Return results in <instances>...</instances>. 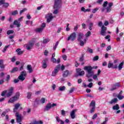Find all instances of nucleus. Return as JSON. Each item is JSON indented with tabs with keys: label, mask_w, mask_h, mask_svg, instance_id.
<instances>
[{
	"label": "nucleus",
	"mask_w": 124,
	"mask_h": 124,
	"mask_svg": "<svg viewBox=\"0 0 124 124\" xmlns=\"http://www.w3.org/2000/svg\"><path fill=\"white\" fill-rule=\"evenodd\" d=\"M97 66H86L84 67V69L85 71H87L86 77L87 78H91V77H93V80H96L97 79V76H98L97 74H94V71H93V69H97Z\"/></svg>",
	"instance_id": "nucleus-1"
},
{
	"label": "nucleus",
	"mask_w": 124,
	"mask_h": 124,
	"mask_svg": "<svg viewBox=\"0 0 124 124\" xmlns=\"http://www.w3.org/2000/svg\"><path fill=\"white\" fill-rule=\"evenodd\" d=\"M108 4V6L106 8V13H109V12H111V10H112V6H113V3L109 2L108 3V1H106L103 3V7H106L107 6V5Z\"/></svg>",
	"instance_id": "nucleus-2"
},
{
	"label": "nucleus",
	"mask_w": 124,
	"mask_h": 124,
	"mask_svg": "<svg viewBox=\"0 0 124 124\" xmlns=\"http://www.w3.org/2000/svg\"><path fill=\"white\" fill-rule=\"evenodd\" d=\"M89 107H90V113L93 114L94 113L95 111V102L94 100H92L89 105Z\"/></svg>",
	"instance_id": "nucleus-3"
},
{
	"label": "nucleus",
	"mask_w": 124,
	"mask_h": 124,
	"mask_svg": "<svg viewBox=\"0 0 124 124\" xmlns=\"http://www.w3.org/2000/svg\"><path fill=\"white\" fill-rule=\"evenodd\" d=\"M62 0H55L54 2V8L60 9L62 8Z\"/></svg>",
	"instance_id": "nucleus-4"
},
{
	"label": "nucleus",
	"mask_w": 124,
	"mask_h": 124,
	"mask_svg": "<svg viewBox=\"0 0 124 124\" xmlns=\"http://www.w3.org/2000/svg\"><path fill=\"white\" fill-rule=\"evenodd\" d=\"M27 76V72L24 71L21 72L20 75L18 77V78L23 82L26 79V76Z\"/></svg>",
	"instance_id": "nucleus-5"
},
{
	"label": "nucleus",
	"mask_w": 124,
	"mask_h": 124,
	"mask_svg": "<svg viewBox=\"0 0 124 124\" xmlns=\"http://www.w3.org/2000/svg\"><path fill=\"white\" fill-rule=\"evenodd\" d=\"M46 27V24L45 23H43L41 25L40 28H37L35 30V31L36 32H42L43 31V30H44V28Z\"/></svg>",
	"instance_id": "nucleus-6"
},
{
	"label": "nucleus",
	"mask_w": 124,
	"mask_h": 124,
	"mask_svg": "<svg viewBox=\"0 0 124 124\" xmlns=\"http://www.w3.org/2000/svg\"><path fill=\"white\" fill-rule=\"evenodd\" d=\"M75 39H76V33L73 32L68 37L67 41L71 40V41H74Z\"/></svg>",
	"instance_id": "nucleus-7"
},
{
	"label": "nucleus",
	"mask_w": 124,
	"mask_h": 124,
	"mask_svg": "<svg viewBox=\"0 0 124 124\" xmlns=\"http://www.w3.org/2000/svg\"><path fill=\"white\" fill-rule=\"evenodd\" d=\"M107 30V28L104 25H103L102 26V29L101 30L100 34L101 35H103V36H105L106 35V31Z\"/></svg>",
	"instance_id": "nucleus-8"
},
{
	"label": "nucleus",
	"mask_w": 124,
	"mask_h": 124,
	"mask_svg": "<svg viewBox=\"0 0 124 124\" xmlns=\"http://www.w3.org/2000/svg\"><path fill=\"white\" fill-rule=\"evenodd\" d=\"M8 93L6 94L7 97H9L12 95L13 93V91H14V87H10L8 90Z\"/></svg>",
	"instance_id": "nucleus-9"
},
{
	"label": "nucleus",
	"mask_w": 124,
	"mask_h": 124,
	"mask_svg": "<svg viewBox=\"0 0 124 124\" xmlns=\"http://www.w3.org/2000/svg\"><path fill=\"white\" fill-rule=\"evenodd\" d=\"M48 62V60L44 59L42 62V67L44 69L47 68V62Z\"/></svg>",
	"instance_id": "nucleus-10"
},
{
	"label": "nucleus",
	"mask_w": 124,
	"mask_h": 124,
	"mask_svg": "<svg viewBox=\"0 0 124 124\" xmlns=\"http://www.w3.org/2000/svg\"><path fill=\"white\" fill-rule=\"evenodd\" d=\"M34 45V43L33 42H30L29 44L26 45V48L27 50H31V49L33 47Z\"/></svg>",
	"instance_id": "nucleus-11"
},
{
	"label": "nucleus",
	"mask_w": 124,
	"mask_h": 124,
	"mask_svg": "<svg viewBox=\"0 0 124 124\" xmlns=\"http://www.w3.org/2000/svg\"><path fill=\"white\" fill-rule=\"evenodd\" d=\"M60 68L59 67L55 68L52 73L51 76H56Z\"/></svg>",
	"instance_id": "nucleus-12"
},
{
	"label": "nucleus",
	"mask_w": 124,
	"mask_h": 124,
	"mask_svg": "<svg viewBox=\"0 0 124 124\" xmlns=\"http://www.w3.org/2000/svg\"><path fill=\"white\" fill-rule=\"evenodd\" d=\"M16 117L17 123H21V122H22V117L20 116V115H19L18 112L16 113Z\"/></svg>",
	"instance_id": "nucleus-13"
},
{
	"label": "nucleus",
	"mask_w": 124,
	"mask_h": 124,
	"mask_svg": "<svg viewBox=\"0 0 124 124\" xmlns=\"http://www.w3.org/2000/svg\"><path fill=\"white\" fill-rule=\"evenodd\" d=\"M70 74H72V72H69V71L66 70L63 73L62 76L63 77H67V76Z\"/></svg>",
	"instance_id": "nucleus-14"
},
{
	"label": "nucleus",
	"mask_w": 124,
	"mask_h": 124,
	"mask_svg": "<svg viewBox=\"0 0 124 124\" xmlns=\"http://www.w3.org/2000/svg\"><path fill=\"white\" fill-rule=\"evenodd\" d=\"M83 37H84V33L79 32L78 35V41H80V40H82Z\"/></svg>",
	"instance_id": "nucleus-15"
},
{
	"label": "nucleus",
	"mask_w": 124,
	"mask_h": 124,
	"mask_svg": "<svg viewBox=\"0 0 124 124\" xmlns=\"http://www.w3.org/2000/svg\"><path fill=\"white\" fill-rule=\"evenodd\" d=\"M78 109H73L70 113L71 119H75V112H77Z\"/></svg>",
	"instance_id": "nucleus-16"
},
{
	"label": "nucleus",
	"mask_w": 124,
	"mask_h": 124,
	"mask_svg": "<svg viewBox=\"0 0 124 124\" xmlns=\"http://www.w3.org/2000/svg\"><path fill=\"white\" fill-rule=\"evenodd\" d=\"M92 33L91 32V31H88L86 34H85V37L86 38L84 39V42L86 43L87 42V40H88V37L91 35Z\"/></svg>",
	"instance_id": "nucleus-17"
},
{
	"label": "nucleus",
	"mask_w": 124,
	"mask_h": 124,
	"mask_svg": "<svg viewBox=\"0 0 124 124\" xmlns=\"http://www.w3.org/2000/svg\"><path fill=\"white\" fill-rule=\"evenodd\" d=\"M13 24L15 26H16L17 28H20V26H21V23L17 20H15Z\"/></svg>",
	"instance_id": "nucleus-18"
},
{
	"label": "nucleus",
	"mask_w": 124,
	"mask_h": 124,
	"mask_svg": "<svg viewBox=\"0 0 124 124\" xmlns=\"http://www.w3.org/2000/svg\"><path fill=\"white\" fill-rule=\"evenodd\" d=\"M52 108V104L49 103L46 105L45 108V111H49V109Z\"/></svg>",
	"instance_id": "nucleus-19"
},
{
	"label": "nucleus",
	"mask_w": 124,
	"mask_h": 124,
	"mask_svg": "<svg viewBox=\"0 0 124 124\" xmlns=\"http://www.w3.org/2000/svg\"><path fill=\"white\" fill-rule=\"evenodd\" d=\"M20 106H21V105L19 103H17L15 105V108H14V112H16L17 109H18V108H19V107H20Z\"/></svg>",
	"instance_id": "nucleus-20"
},
{
	"label": "nucleus",
	"mask_w": 124,
	"mask_h": 124,
	"mask_svg": "<svg viewBox=\"0 0 124 124\" xmlns=\"http://www.w3.org/2000/svg\"><path fill=\"white\" fill-rule=\"evenodd\" d=\"M27 68H28V70L29 73H31V72H32V71H33V70H32V67H31V65H28Z\"/></svg>",
	"instance_id": "nucleus-21"
},
{
	"label": "nucleus",
	"mask_w": 124,
	"mask_h": 124,
	"mask_svg": "<svg viewBox=\"0 0 124 124\" xmlns=\"http://www.w3.org/2000/svg\"><path fill=\"white\" fill-rule=\"evenodd\" d=\"M54 18V16H49L47 17H46V20H47V23H50V22H51V21H52V20H53Z\"/></svg>",
	"instance_id": "nucleus-22"
},
{
	"label": "nucleus",
	"mask_w": 124,
	"mask_h": 124,
	"mask_svg": "<svg viewBox=\"0 0 124 124\" xmlns=\"http://www.w3.org/2000/svg\"><path fill=\"white\" fill-rule=\"evenodd\" d=\"M124 62H121L118 65V70H122L123 67H124Z\"/></svg>",
	"instance_id": "nucleus-23"
},
{
	"label": "nucleus",
	"mask_w": 124,
	"mask_h": 124,
	"mask_svg": "<svg viewBox=\"0 0 124 124\" xmlns=\"http://www.w3.org/2000/svg\"><path fill=\"white\" fill-rule=\"evenodd\" d=\"M16 100H17V98H16L15 97H13L9 100L8 102H10V103H13V102H15Z\"/></svg>",
	"instance_id": "nucleus-24"
},
{
	"label": "nucleus",
	"mask_w": 124,
	"mask_h": 124,
	"mask_svg": "<svg viewBox=\"0 0 124 124\" xmlns=\"http://www.w3.org/2000/svg\"><path fill=\"white\" fill-rule=\"evenodd\" d=\"M112 109L113 110H119V109H120V106L118 104H116L112 107Z\"/></svg>",
	"instance_id": "nucleus-25"
},
{
	"label": "nucleus",
	"mask_w": 124,
	"mask_h": 124,
	"mask_svg": "<svg viewBox=\"0 0 124 124\" xmlns=\"http://www.w3.org/2000/svg\"><path fill=\"white\" fill-rule=\"evenodd\" d=\"M81 10L83 12H90V11H91V9H85L84 7H82L81 8Z\"/></svg>",
	"instance_id": "nucleus-26"
},
{
	"label": "nucleus",
	"mask_w": 124,
	"mask_h": 124,
	"mask_svg": "<svg viewBox=\"0 0 124 124\" xmlns=\"http://www.w3.org/2000/svg\"><path fill=\"white\" fill-rule=\"evenodd\" d=\"M118 102V99L117 98H114L110 102H109L110 104H113V103H116Z\"/></svg>",
	"instance_id": "nucleus-27"
},
{
	"label": "nucleus",
	"mask_w": 124,
	"mask_h": 124,
	"mask_svg": "<svg viewBox=\"0 0 124 124\" xmlns=\"http://www.w3.org/2000/svg\"><path fill=\"white\" fill-rule=\"evenodd\" d=\"M16 52H17V55H22L23 54V53H24V52H23L21 50V48H17L16 50Z\"/></svg>",
	"instance_id": "nucleus-28"
},
{
	"label": "nucleus",
	"mask_w": 124,
	"mask_h": 124,
	"mask_svg": "<svg viewBox=\"0 0 124 124\" xmlns=\"http://www.w3.org/2000/svg\"><path fill=\"white\" fill-rule=\"evenodd\" d=\"M113 66L114 64L113 63L111 62H108V68H113Z\"/></svg>",
	"instance_id": "nucleus-29"
},
{
	"label": "nucleus",
	"mask_w": 124,
	"mask_h": 124,
	"mask_svg": "<svg viewBox=\"0 0 124 124\" xmlns=\"http://www.w3.org/2000/svg\"><path fill=\"white\" fill-rule=\"evenodd\" d=\"M65 86H60L59 87V91L61 92H63V91L65 90Z\"/></svg>",
	"instance_id": "nucleus-30"
},
{
	"label": "nucleus",
	"mask_w": 124,
	"mask_h": 124,
	"mask_svg": "<svg viewBox=\"0 0 124 124\" xmlns=\"http://www.w3.org/2000/svg\"><path fill=\"white\" fill-rule=\"evenodd\" d=\"M27 94V98L28 99H31V94H32V93L31 92H28Z\"/></svg>",
	"instance_id": "nucleus-31"
},
{
	"label": "nucleus",
	"mask_w": 124,
	"mask_h": 124,
	"mask_svg": "<svg viewBox=\"0 0 124 124\" xmlns=\"http://www.w3.org/2000/svg\"><path fill=\"white\" fill-rule=\"evenodd\" d=\"M18 70V68L17 67H14L11 71V73H14L16 72Z\"/></svg>",
	"instance_id": "nucleus-32"
},
{
	"label": "nucleus",
	"mask_w": 124,
	"mask_h": 124,
	"mask_svg": "<svg viewBox=\"0 0 124 124\" xmlns=\"http://www.w3.org/2000/svg\"><path fill=\"white\" fill-rule=\"evenodd\" d=\"M3 61L0 60V68H4V65H3Z\"/></svg>",
	"instance_id": "nucleus-33"
},
{
	"label": "nucleus",
	"mask_w": 124,
	"mask_h": 124,
	"mask_svg": "<svg viewBox=\"0 0 124 124\" xmlns=\"http://www.w3.org/2000/svg\"><path fill=\"white\" fill-rule=\"evenodd\" d=\"M117 98H118V99H119V100H122L124 99V96H123L122 95H118Z\"/></svg>",
	"instance_id": "nucleus-34"
},
{
	"label": "nucleus",
	"mask_w": 124,
	"mask_h": 124,
	"mask_svg": "<svg viewBox=\"0 0 124 124\" xmlns=\"http://www.w3.org/2000/svg\"><path fill=\"white\" fill-rule=\"evenodd\" d=\"M12 33H14V31H13V30H8L7 31V34H8V35H9V34H11Z\"/></svg>",
	"instance_id": "nucleus-35"
},
{
	"label": "nucleus",
	"mask_w": 124,
	"mask_h": 124,
	"mask_svg": "<svg viewBox=\"0 0 124 124\" xmlns=\"http://www.w3.org/2000/svg\"><path fill=\"white\" fill-rule=\"evenodd\" d=\"M49 41H50V39H45L43 41V43H44V44H46V43H48V42H49Z\"/></svg>",
	"instance_id": "nucleus-36"
},
{
	"label": "nucleus",
	"mask_w": 124,
	"mask_h": 124,
	"mask_svg": "<svg viewBox=\"0 0 124 124\" xmlns=\"http://www.w3.org/2000/svg\"><path fill=\"white\" fill-rule=\"evenodd\" d=\"M14 97H15L16 98V100H17L18 98H19V97H20V93L17 92V93L16 94V95H15V96Z\"/></svg>",
	"instance_id": "nucleus-37"
},
{
	"label": "nucleus",
	"mask_w": 124,
	"mask_h": 124,
	"mask_svg": "<svg viewBox=\"0 0 124 124\" xmlns=\"http://www.w3.org/2000/svg\"><path fill=\"white\" fill-rule=\"evenodd\" d=\"M113 85L116 87V89H117V88H119V87H121L122 86L120 83H117Z\"/></svg>",
	"instance_id": "nucleus-38"
},
{
	"label": "nucleus",
	"mask_w": 124,
	"mask_h": 124,
	"mask_svg": "<svg viewBox=\"0 0 124 124\" xmlns=\"http://www.w3.org/2000/svg\"><path fill=\"white\" fill-rule=\"evenodd\" d=\"M87 51L88 52H89L90 54H93V50L92 49H91L90 47H88L87 48Z\"/></svg>",
	"instance_id": "nucleus-39"
},
{
	"label": "nucleus",
	"mask_w": 124,
	"mask_h": 124,
	"mask_svg": "<svg viewBox=\"0 0 124 124\" xmlns=\"http://www.w3.org/2000/svg\"><path fill=\"white\" fill-rule=\"evenodd\" d=\"M55 9L54 11H53V14H58L59 13V9H57V8H54Z\"/></svg>",
	"instance_id": "nucleus-40"
},
{
	"label": "nucleus",
	"mask_w": 124,
	"mask_h": 124,
	"mask_svg": "<svg viewBox=\"0 0 124 124\" xmlns=\"http://www.w3.org/2000/svg\"><path fill=\"white\" fill-rule=\"evenodd\" d=\"M17 14H18V11L17 10L14 11L12 13V15H13V16H15V15H17Z\"/></svg>",
	"instance_id": "nucleus-41"
},
{
	"label": "nucleus",
	"mask_w": 124,
	"mask_h": 124,
	"mask_svg": "<svg viewBox=\"0 0 124 124\" xmlns=\"http://www.w3.org/2000/svg\"><path fill=\"white\" fill-rule=\"evenodd\" d=\"M3 4H4L3 5V7L6 8V7H8V6H9V3H8V2H6L5 3V2H4V3Z\"/></svg>",
	"instance_id": "nucleus-42"
},
{
	"label": "nucleus",
	"mask_w": 124,
	"mask_h": 124,
	"mask_svg": "<svg viewBox=\"0 0 124 124\" xmlns=\"http://www.w3.org/2000/svg\"><path fill=\"white\" fill-rule=\"evenodd\" d=\"M98 59H99V58L98 57V56H96L93 58V62L98 61Z\"/></svg>",
	"instance_id": "nucleus-43"
},
{
	"label": "nucleus",
	"mask_w": 124,
	"mask_h": 124,
	"mask_svg": "<svg viewBox=\"0 0 124 124\" xmlns=\"http://www.w3.org/2000/svg\"><path fill=\"white\" fill-rule=\"evenodd\" d=\"M27 9L26 8H24L23 9L21 10L20 12V15H22V13H24L25 11H26Z\"/></svg>",
	"instance_id": "nucleus-44"
},
{
	"label": "nucleus",
	"mask_w": 124,
	"mask_h": 124,
	"mask_svg": "<svg viewBox=\"0 0 124 124\" xmlns=\"http://www.w3.org/2000/svg\"><path fill=\"white\" fill-rule=\"evenodd\" d=\"M84 74H85V71H80V72H79L78 73V75L79 76H82V75H84Z\"/></svg>",
	"instance_id": "nucleus-45"
},
{
	"label": "nucleus",
	"mask_w": 124,
	"mask_h": 124,
	"mask_svg": "<svg viewBox=\"0 0 124 124\" xmlns=\"http://www.w3.org/2000/svg\"><path fill=\"white\" fill-rule=\"evenodd\" d=\"M75 90V88L74 87L71 88L70 90L69 91V93H72Z\"/></svg>",
	"instance_id": "nucleus-46"
},
{
	"label": "nucleus",
	"mask_w": 124,
	"mask_h": 124,
	"mask_svg": "<svg viewBox=\"0 0 124 124\" xmlns=\"http://www.w3.org/2000/svg\"><path fill=\"white\" fill-rule=\"evenodd\" d=\"M7 93V91L6 90L3 91L1 94V96H4V95L6 94Z\"/></svg>",
	"instance_id": "nucleus-47"
},
{
	"label": "nucleus",
	"mask_w": 124,
	"mask_h": 124,
	"mask_svg": "<svg viewBox=\"0 0 124 124\" xmlns=\"http://www.w3.org/2000/svg\"><path fill=\"white\" fill-rule=\"evenodd\" d=\"M66 113V111H64V110L62 109L61 110V114L62 116H63L64 117V116H65Z\"/></svg>",
	"instance_id": "nucleus-48"
},
{
	"label": "nucleus",
	"mask_w": 124,
	"mask_h": 124,
	"mask_svg": "<svg viewBox=\"0 0 124 124\" xmlns=\"http://www.w3.org/2000/svg\"><path fill=\"white\" fill-rule=\"evenodd\" d=\"M112 88L110 89V91H111V92H113V91H115V90H117V88L115 86V85L113 84L112 86Z\"/></svg>",
	"instance_id": "nucleus-49"
},
{
	"label": "nucleus",
	"mask_w": 124,
	"mask_h": 124,
	"mask_svg": "<svg viewBox=\"0 0 124 124\" xmlns=\"http://www.w3.org/2000/svg\"><path fill=\"white\" fill-rule=\"evenodd\" d=\"M80 46H84V45H85V41H82V40H80Z\"/></svg>",
	"instance_id": "nucleus-50"
},
{
	"label": "nucleus",
	"mask_w": 124,
	"mask_h": 124,
	"mask_svg": "<svg viewBox=\"0 0 124 124\" xmlns=\"http://www.w3.org/2000/svg\"><path fill=\"white\" fill-rule=\"evenodd\" d=\"M9 45H7L6 46L4 47L2 52L3 53H4V52H5V51H6V50H7V48H8L9 47Z\"/></svg>",
	"instance_id": "nucleus-51"
},
{
	"label": "nucleus",
	"mask_w": 124,
	"mask_h": 124,
	"mask_svg": "<svg viewBox=\"0 0 124 124\" xmlns=\"http://www.w3.org/2000/svg\"><path fill=\"white\" fill-rule=\"evenodd\" d=\"M93 82H90L88 85L87 87L88 88H93Z\"/></svg>",
	"instance_id": "nucleus-52"
},
{
	"label": "nucleus",
	"mask_w": 124,
	"mask_h": 124,
	"mask_svg": "<svg viewBox=\"0 0 124 124\" xmlns=\"http://www.w3.org/2000/svg\"><path fill=\"white\" fill-rule=\"evenodd\" d=\"M56 121H57V123H60L62 121V119H61V118H60V117L57 116Z\"/></svg>",
	"instance_id": "nucleus-53"
},
{
	"label": "nucleus",
	"mask_w": 124,
	"mask_h": 124,
	"mask_svg": "<svg viewBox=\"0 0 124 124\" xmlns=\"http://www.w3.org/2000/svg\"><path fill=\"white\" fill-rule=\"evenodd\" d=\"M78 27H80V26L77 25L74 28V31H78Z\"/></svg>",
	"instance_id": "nucleus-54"
},
{
	"label": "nucleus",
	"mask_w": 124,
	"mask_h": 124,
	"mask_svg": "<svg viewBox=\"0 0 124 124\" xmlns=\"http://www.w3.org/2000/svg\"><path fill=\"white\" fill-rule=\"evenodd\" d=\"M96 118H97V113H95V114L93 115V117H92V119H93V120H95V119H96Z\"/></svg>",
	"instance_id": "nucleus-55"
},
{
	"label": "nucleus",
	"mask_w": 124,
	"mask_h": 124,
	"mask_svg": "<svg viewBox=\"0 0 124 124\" xmlns=\"http://www.w3.org/2000/svg\"><path fill=\"white\" fill-rule=\"evenodd\" d=\"M41 103L43 104V103H45V98H42L41 99Z\"/></svg>",
	"instance_id": "nucleus-56"
},
{
	"label": "nucleus",
	"mask_w": 124,
	"mask_h": 124,
	"mask_svg": "<svg viewBox=\"0 0 124 124\" xmlns=\"http://www.w3.org/2000/svg\"><path fill=\"white\" fill-rule=\"evenodd\" d=\"M62 59L64 61H66V59H67V56L65 55H63L62 56Z\"/></svg>",
	"instance_id": "nucleus-57"
},
{
	"label": "nucleus",
	"mask_w": 124,
	"mask_h": 124,
	"mask_svg": "<svg viewBox=\"0 0 124 124\" xmlns=\"http://www.w3.org/2000/svg\"><path fill=\"white\" fill-rule=\"evenodd\" d=\"M58 44H59V42H56L55 46L53 47L54 50H56V49L57 48V46H58Z\"/></svg>",
	"instance_id": "nucleus-58"
},
{
	"label": "nucleus",
	"mask_w": 124,
	"mask_h": 124,
	"mask_svg": "<svg viewBox=\"0 0 124 124\" xmlns=\"http://www.w3.org/2000/svg\"><path fill=\"white\" fill-rule=\"evenodd\" d=\"M103 1V0H98L97 1V3H98V4H102Z\"/></svg>",
	"instance_id": "nucleus-59"
},
{
	"label": "nucleus",
	"mask_w": 124,
	"mask_h": 124,
	"mask_svg": "<svg viewBox=\"0 0 124 124\" xmlns=\"http://www.w3.org/2000/svg\"><path fill=\"white\" fill-rule=\"evenodd\" d=\"M51 61L54 63L57 62V60L56 59V58H51Z\"/></svg>",
	"instance_id": "nucleus-60"
},
{
	"label": "nucleus",
	"mask_w": 124,
	"mask_h": 124,
	"mask_svg": "<svg viewBox=\"0 0 124 124\" xmlns=\"http://www.w3.org/2000/svg\"><path fill=\"white\" fill-rule=\"evenodd\" d=\"M5 0H0V5H2V4H4Z\"/></svg>",
	"instance_id": "nucleus-61"
},
{
	"label": "nucleus",
	"mask_w": 124,
	"mask_h": 124,
	"mask_svg": "<svg viewBox=\"0 0 124 124\" xmlns=\"http://www.w3.org/2000/svg\"><path fill=\"white\" fill-rule=\"evenodd\" d=\"M97 10H98V8H96L95 9H94L93 10L92 13H95V12H96Z\"/></svg>",
	"instance_id": "nucleus-62"
},
{
	"label": "nucleus",
	"mask_w": 124,
	"mask_h": 124,
	"mask_svg": "<svg viewBox=\"0 0 124 124\" xmlns=\"http://www.w3.org/2000/svg\"><path fill=\"white\" fill-rule=\"evenodd\" d=\"M107 122H108V118L106 117L105 118V121L103 123H104V124H107Z\"/></svg>",
	"instance_id": "nucleus-63"
},
{
	"label": "nucleus",
	"mask_w": 124,
	"mask_h": 124,
	"mask_svg": "<svg viewBox=\"0 0 124 124\" xmlns=\"http://www.w3.org/2000/svg\"><path fill=\"white\" fill-rule=\"evenodd\" d=\"M111 46H108L107 47L106 50H107V51H110V50H111Z\"/></svg>",
	"instance_id": "nucleus-64"
}]
</instances>
